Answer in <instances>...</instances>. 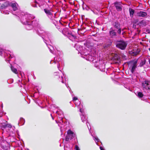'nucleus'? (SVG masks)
I'll use <instances>...</instances> for the list:
<instances>
[{"label": "nucleus", "instance_id": "35", "mask_svg": "<svg viewBox=\"0 0 150 150\" xmlns=\"http://www.w3.org/2000/svg\"><path fill=\"white\" fill-rule=\"evenodd\" d=\"M146 33H150V30L148 29H146Z\"/></svg>", "mask_w": 150, "mask_h": 150}, {"label": "nucleus", "instance_id": "5", "mask_svg": "<svg viewBox=\"0 0 150 150\" xmlns=\"http://www.w3.org/2000/svg\"><path fill=\"white\" fill-rule=\"evenodd\" d=\"M80 111L81 112V114L80 115V116L81 117V120H82V121L83 122H86V125L88 127L89 131L90 133H91L90 131L91 129V128H90V129L89 128L88 125V123L89 124V123L88 122L87 120V117L84 114V112L83 110L82 109H80Z\"/></svg>", "mask_w": 150, "mask_h": 150}, {"label": "nucleus", "instance_id": "47", "mask_svg": "<svg viewBox=\"0 0 150 150\" xmlns=\"http://www.w3.org/2000/svg\"><path fill=\"white\" fill-rule=\"evenodd\" d=\"M55 14H54V17H55Z\"/></svg>", "mask_w": 150, "mask_h": 150}, {"label": "nucleus", "instance_id": "41", "mask_svg": "<svg viewBox=\"0 0 150 150\" xmlns=\"http://www.w3.org/2000/svg\"><path fill=\"white\" fill-rule=\"evenodd\" d=\"M4 13L5 14H9V13L8 12V11H6V12H4Z\"/></svg>", "mask_w": 150, "mask_h": 150}, {"label": "nucleus", "instance_id": "21", "mask_svg": "<svg viewBox=\"0 0 150 150\" xmlns=\"http://www.w3.org/2000/svg\"><path fill=\"white\" fill-rule=\"evenodd\" d=\"M63 34L64 35H66L68 34H69V32L68 29L67 28H64L62 31Z\"/></svg>", "mask_w": 150, "mask_h": 150}, {"label": "nucleus", "instance_id": "42", "mask_svg": "<svg viewBox=\"0 0 150 150\" xmlns=\"http://www.w3.org/2000/svg\"><path fill=\"white\" fill-rule=\"evenodd\" d=\"M146 72L145 69L144 70V71H142V72L144 73Z\"/></svg>", "mask_w": 150, "mask_h": 150}, {"label": "nucleus", "instance_id": "3", "mask_svg": "<svg viewBox=\"0 0 150 150\" xmlns=\"http://www.w3.org/2000/svg\"><path fill=\"white\" fill-rule=\"evenodd\" d=\"M37 33L39 35L41 36L46 41H48L47 40H49L50 34L45 32L41 28H39L38 29Z\"/></svg>", "mask_w": 150, "mask_h": 150}, {"label": "nucleus", "instance_id": "38", "mask_svg": "<svg viewBox=\"0 0 150 150\" xmlns=\"http://www.w3.org/2000/svg\"><path fill=\"white\" fill-rule=\"evenodd\" d=\"M117 33H119V34H120V33H121V29L120 28L117 31Z\"/></svg>", "mask_w": 150, "mask_h": 150}, {"label": "nucleus", "instance_id": "37", "mask_svg": "<svg viewBox=\"0 0 150 150\" xmlns=\"http://www.w3.org/2000/svg\"><path fill=\"white\" fill-rule=\"evenodd\" d=\"M3 50L2 49H0V55H1L3 53Z\"/></svg>", "mask_w": 150, "mask_h": 150}, {"label": "nucleus", "instance_id": "10", "mask_svg": "<svg viewBox=\"0 0 150 150\" xmlns=\"http://www.w3.org/2000/svg\"><path fill=\"white\" fill-rule=\"evenodd\" d=\"M10 6L12 7L14 11H16L17 12H19L20 11L18 7V5L16 3H11Z\"/></svg>", "mask_w": 150, "mask_h": 150}, {"label": "nucleus", "instance_id": "29", "mask_svg": "<svg viewBox=\"0 0 150 150\" xmlns=\"http://www.w3.org/2000/svg\"><path fill=\"white\" fill-rule=\"evenodd\" d=\"M146 21L145 20H142L141 21V26H145L146 25Z\"/></svg>", "mask_w": 150, "mask_h": 150}, {"label": "nucleus", "instance_id": "17", "mask_svg": "<svg viewBox=\"0 0 150 150\" xmlns=\"http://www.w3.org/2000/svg\"><path fill=\"white\" fill-rule=\"evenodd\" d=\"M10 6V4H9L8 2H5L4 3V4L1 6V8H5L8 7V6Z\"/></svg>", "mask_w": 150, "mask_h": 150}, {"label": "nucleus", "instance_id": "33", "mask_svg": "<svg viewBox=\"0 0 150 150\" xmlns=\"http://www.w3.org/2000/svg\"><path fill=\"white\" fill-rule=\"evenodd\" d=\"M93 139L95 140V141H97V142H99V139L97 137H93Z\"/></svg>", "mask_w": 150, "mask_h": 150}, {"label": "nucleus", "instance_id": "22", "mask_svg": "<svg viewBox=\"0 0 150 150\" xmlns=\"http://www.w3.org/2000/svg\"><path fill=\"white\" fill-rule=\"evenodd\" d=\"M25 123V120L23 118H21L20 121L18 123L19 125L21 126L23 125Z\"/></svg>", "mask_w": 150, "mask_h": 150}, {"label": "nucleus", "instance_id": "43", "mask_svg": "<svg viewBox=\"0 0 150 150\" xmlns=\"http://www.w3.org/2000/svg\"><path fill=\"white\" fill-rule=\"evenodd\" d=\"M143 94L141 93V98L143 97Z\"/></svg>", "mask_w": 150, "mask_h": 150}, {"label": "nucleus", "instance_id": "24", "mask_svg": "<svg viewBox=\"0 0 150 150\" xmlns=\"http://www.w3.org/2000/svg\"><path fill=\"white\" fill-rule=\"evenodd\" d=\"M2 126L4 128L8 127L11 128L12 127V126L10 124H5V123H4L2 124Z\"/></svg>", "mask_w": 150, "mask_h": 150}, {"label": "nucleus", "instance_id": "30", "mask_svg": "<svg viewBox=\"0 0 150 150\" xmlns=\"http://www.w3.org/2000/svg\"><path fill=\"white\" fill-rule=\"evenodd\" d=\"M147 15V14L146 12L141 11V17H144L146 16Z\"/></svg>", "mask_w": 150, "mask_h": 150}, {"label": "nucleus", "instance_id": "14", "mask_svg": "<svg viewBox=\"0 0 150 150\" xmlns=\"http://www.w3.org/2000/svg\"><path fill=\"white\" fill-rule=\"evenodd\" d=\"M141 59H142V61L141 62V69L142 67H143L144 69H145L146 68H148V66L145 64L146 60L145 58L142 57Z\"/></svg>", "mask_w": 150, "mask_h": 150}, {"label": "nucleus", "instance_id": "23", "mask_svg": "<svg viewBox=\"0 0 150 150\" xmlns=\"http://www.w3.org/2000/svg\"><path fill=\"white\" fill-rule=\"evenodd\" d=\"M44 11L45 13L48 15H51L52 14V13L49 10L46 9H44Z\"/></svg>", "mask_w": 150, "mask_h": 150}, {"label": "nucleus", "instance_id": "7", "mask_svg": "<svg viewBox=\"0 0 150 150\" xmlns=\"http://www.w3.org/2000/svg\"><path fill=\"white\" fill-rule=\"evenodd\" d=\"M144 81H143L142 82V86L143 89L144 90H145L150 89V82L148 80L143 79Z\"/></svg>", "mask_w": 150, "mask_h": 150}, {"label": "nucleus", "instance_id": "6", "mask_svg": "<svg viewBox=\"0 0 150 150\" xmlns=\"http://www.w3.org/2000/svg\"><path fill=\"white\" fill-rule=\"evenodd\" d=\"M81 54H83L82 57L85 58L87 60L90 62H93L94 59V57L89 54L88 52H87L86 53L84 52V51L81 52Z\"/></svg>", "mask_w": 150, "mask_h": 150}, {"label": "nucleus", "instance_id": "11", "mask_svg": "<svg viewBox=\"0 0 150 150\" xmlns=\"http://www.w3.org/2000/svg\"><path fill=\"white\" fill-rule=\"evenodd\" d=\"M134 92L135 94L139 98H141L140 89L139 88L135 87L134 88Z\"/></svg>", "mask_w": 150, "mask_h": 150}, {"label": "nucleus", "instance_id": "4", "mask_svg": "<svg viewBox=\"0 0 150 150\" xmlns=\"http://www.w3.org/2000/svg\"><path fill=\"white\" fill-rule=\"evenodd\" d=\"M56 113L58 114V120H56L57 123L58 124V125L61 127L62 126H61L60 124H61L63 122L62 120L63 119L64 117V115L63 112L59 110H57L56 112Z\"/></svg>", "mask_w": 150, "mask_h": 150}, {"label": "nucleus", "instance_id": "32", "mask_svg": "<svg viewBox=\"0 0 150 150\" xmlns=\"http://www.w3.org/2000/svg\"><path fill=\"white\" fill-rule=\"evenodd\" d=\"M55 19H52V21L55 24V25H56V24L57 23V20Z\"/></svg>", "mask_w": 150, "mask_h": 150}, {"label": "nucleus", "instance_id": "28", "mask_svg": "<svg viewBox=\"0 0 150 150\" xmlns=\"http://www.w3.org/2000/svg\"><path fill=\"white\" fill-rule=\"evenodd\" d=\"M100 61L101 60H99V61L96 62L95 63V67L98 69V66L100 64Z\"/></svg>", "mask_w": 150, "mask_h": 150}, {"label": "nucleus", "instance_id": "26", "mask_svg": "<svg viewBox=\"0 0 150 150\" xmlns=\"http://www.w3.org/2000/svg\"><path fill=\"white\" fill-rule=\"evenodd\" d=\"M11 70L13 72L16 74L18 73L17 70L13 66L11 65Z\"/></svg>", "mask_w": 150, "mask_h": 150}, {"label": "nucleus", "instance_id": "15", "mask_svg": "<svg viewBox=\"0 0 150 150\" xmlns=\"http://www.w3.org/2000/svg\"><path fill=\"white\" fill-rule=\"evenodd\" d=\"M109 33L110 36L112 38L116 36V33L115 32L114 30H112L111 28L110 29Z\"/></svg>", "mask_w": 150, "mask_h": 150}, {"label": "nucleus", "instance_id": "27", "mask_svg": "<svg viewBox=\"0 0 150 150\" xmlns=\"http://www.w3.org/2000/svg\"><path fill=\"white\" fill-rule=\"evenodd\" d=\"M69 37V39L71 40H73V39L74 40L76 38V37L75 35L71 34H70Z\"/></svg>", "mask_w": 150, "mask_h": 150}, {"label": "nucleus", "instance_id": "19", "mask_svg": "<svg viewBox=\"0 0 150 150\" xmlns=\"http://www.w3.org/2000/svg\"><path fill=\"white\" fill-rule=\"evenodd\" d=\"M136 64L137 62H134L133 64L132 65L131 71L132 73H133L135 69L136 68L137 66Z\"/></svg>", "mask_w": 150, "mask_h": 150}, {"label": "nucleus", "instance_id": "9", "mask_svg": "<svg viewBox=\"0 0 150 150\" xmlns=\"http://www.w3.org/2000/svg\"><path fill=\"white\" fill-rule=\"evenodd\" d=\"M127 43L125 42L121 41L118 42L116 45V47L122 50H125L127 45Z\"/></svg>", "mask_w": 150, "mask_h": 150}, {"label": "nucleus", "instance_id": "16", "mask_svg": "<svg viewBox=\"0 0 150 150\" xmlns=\"http://www.w3.org/2000/svg\"><path fill=\"white\" fill-rule=\"evenodd\" d=\"M45 43L47 45L48 48L50 50V52L53 54H54V49L53 47L51 45H48L47 43L46 42H45Z\"/></svg>", "mask_w": 150, "mask_h": 150}, {"label": "nucleus", "instance_id": "39", "mask_svg": "<svg viewBox=\"0 0 150 150\" xmlns=\"http://www.w3.org/2000/svg\"><path fill=\"white\" fill-rule=\"evenodd\" d=\"M7 56L9 58H12V57L11 56V55L10 54H9L8 55H7Z\"/></svg>", "mask_w": 150, "mask_h": 150}, {"label": "nucleus", "instance_id": "31", "mask_svg": "<svg viewBox=\"0 0 150 150\" xmlns=\"http://www.w3.org/2000/svg\"><path fill=\"white\" fill-rule=\"evenodd\" d=\"M114 27L117 28H119L120 27L119 24L117 23H115Z\"/></svg>", "mask_w": 150, "mask_h": 150}, {"label": "nucleus", "instance_id": "48", "mask_svg": "<svg viewBox=\"0 0 150 150\" xmlns=\"http://www.w3.org/2000/svg\"><path fill=\"white\" fill-rule=\"evenodd\" d=\"M141 45H142V42H141Z\"/></svg>", "mask_w": 150, "mask_h": 150}, {"label": "nucleus", "instance_id": "45", "mask_svg": "<svg viewBox=\"0 0 150 150\" xmlns=\"http://www.w3.org/2000/svg\"><path fill=\"white\" fill-rule=\"evenodd\" d=\"M119 59L117 58V61H119Z\"/></svg>", "mask_w": 150, "mask_h": 150}, {"label": "nucleus", "instance_id": "40", "mask_svg": "<svg viewBox=\"0 0 150 150\" xmlns=\"http://www.w3.org/2000/svg\"><path fill=\"white\" fill-rule=\"evenodd\" d=\"M100 148L101 150H105L104 149L102 146H100Z\"/></svg>", "mask_w": 150, "mask_h": 150}, {"label": "nucleus", "instance_id": "1", "mask_svg": "<svg viewBox=\"0 0 150 150\" xmlns=\"http://www.w3.org/2000/svg\"><path fill=\"white\" fill-rule=\"evenodd\" d=\"M18 17L21 18V22L26 25V28L28 30L32 29L34 27H39L38 21L32 20L35 17L33 15L28 14H24L23 12H21Z\"/></svg>", "mask_w": 150, "mask_h": 150}, {"label": "nucleus", "instance_id": "34", "mask_svg": "<svg viewBox=\"0 0 150 150\" xmlns=\"http://www.w3.org/2000/svg\"><path fill=\"white\" fill-rule=\"evenodd\" d=\"M75 149L76 150H80V148L77 145H76L75 146Z\"/></svg>", "mask_w": 150, "mask_h": 150}, {"label": "nucleus", "instance_id": "13", "mask_svg": "<svg viewBox=\"0 0 150 150\" xmlns=\"http://www.w3.org/2000/svg\"><path fill=\"white\" fill-rule=\"evenodd\" d=\"M105 68V64L103 62V60H101L100 61V63L99 65L98 66V69L102 71H104V70Z\"/></svg>", "mask_w": 150, "mask_h": 150}, {"label": "nucleus", "instance_id": "18", "mask_svg": "<svg viewBox=\"0 0 150 150\" xmlns=\"http://www.w3.org/2000/svg\"><path fill=\"white\" fill-rule=\"evenodd\" d=\"M73 101L74 102L76 105V106H78L80 104V102L79 100H77V98L76 97L73 98Z\"/></svg>", "mask_w": 150, "mask_h": 150}, {"label": "nucleus", "instance_id": "20", "mask_svg": "<svg viewBox=\"0 0 150 150\" xmlns=\"http://www.w3.org/2000/svg\"><path fill=\"white\" fill-rule=\"evenodd\" d=\"M115 5L117 11H119L121 10L122 8L121 6L120 5L118 4V3H115Z\"/></svg>", "mask_w": 150, "mask_h": 150}, {"label": "nucleus", "instance_id": "25", "mask_svg": "<svg viewBox=\"0 0 150 150\" xmlns=\"http://www.w3.org/2000/svg\"><path fill=\"white\" fill-rule=\"evenodd\" d=\"M129 11L131 17H132L134 12V10L132 8H129Z\"/></svg>", "mask_w": 150, "mask_h": 150}, {"label": "nucleus", "instance_id": "8", "mask_svg": "<svg viewBox=\"0 0 150 150\" xmlns=\"http://www.w3.org/2000/svg\"><path fill=\"white\" fill-rule=\"evenodd\" d=\"M75 137V134L70 130H69L67 132V135L66 137L65 140L67 141H68L69 139H71Z\"/></svg>", "mask_w": 150, "mask_h": 150}, {"label": "nucleus", "instance_id": "12", "mask_svg": "<svg viewBox=\"0 0 150 150\" xmlns=\"http://www.w3.org/2000/svg\"><path fill=\"white\" fill-rule=\"evenodd\" d=\"M140 51V50L139 49H135L131 51H129V52L130 54L131 55L134 56L137 54Z\"/></svg>", "mask_w": 150, "mask_h": 150}, {"label": "nucleus", "instance_id": "2", "mask_svg": "<svg viewBox=\"0 0 150 150\" xmlns=\"http://www.w3.org/2000/svg\"><path fill=\"white\" fill-rule=\"evenodd\" d=\"M60 60L61 59L58 58V57L54 58V62L55 63H56L57 62H58V63L57 64V67L58 69L60 71L58 73H55L54 75L57 76V78L58 79L59 81H61L63 83H65L67 79V78H65L64 74L59 69Z\"/></svg>", "mask_w": 150, "mask_h": 150}, {"label": "nucleus", "instance_id": "46", "mask_svg": "<svg viewBox=\"0 0 150 150\" xmlns=\"http://www.w3.org/2000/svg\"><path fill=\"white\" fill-rule=\"evenodd\" d=\"M149 63L150 64V60H149Z\"/></svg>", "mask_w": 150, "mask_h": 150}, {"label": "nucleus", "instance_id": "44", "mask_svg": "<svg viewBox=\"0 0 150 150\" xmlns=\"http://www.w3.org/2000/svg\"><path fill=\"white\" fill-rule=\"evenodd\" d=\"M51 116H52V119H53H53H54V118H53V117L52 116V114H51Z\"/></svg>", "mask_w": 150, "mask_h": 150}, {"label": "nucleus", "instance_id": "36", "mask_svg": "<svg viewBox=\"0 0 150 150\" xmlns=\"http://www.w3.org/2000/svg\"><path fill=\"white\" fill-rule=\"evenodd\" d=\"M32 6H33L34 7H37V5L35 3H34L33 4H32Z\"/></svg>", "mask_w": 150, "mask_h": 150}]
</instances>
